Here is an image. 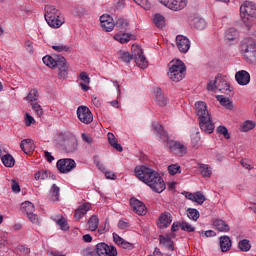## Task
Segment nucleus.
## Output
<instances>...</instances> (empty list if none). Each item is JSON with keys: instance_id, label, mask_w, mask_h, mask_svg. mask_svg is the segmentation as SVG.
<instances>
[{"instance_id": "a878e982", "label": "nucleus", "mask_w": 256, "mask_h": 256, "mask_svg": "<svg viewBox=\"0 0 256 256\" xmlns=\"http://www.w3.org/2000/svg\"><path fill=\"white\" fill-rule=\"evenodd\" d=\"M107 137L111 147H113V149H116V151H119V153H121V151H123V146L117 143V138H115V135L109 132Z\"/></svg>"}, {"instance_id": "9d476101", "label": "nucleus", "mask_w": 256, "mask_h": 256, "mask_svg": "<svg viewBox=\"0 0 256 256\" xmlns=\"http://www.w3.org/2000/svg\"><path fill=\"white\" fill-rule=\"evenodd\" d=\"M77 117L81 123L89 125L93 123V113L87 106H79L77 109Z\"/></svg>"}, {"instance_id": "2f4dec72", "label": "nucleus", "mask_w": 256, "mask_h": 256, "mask_svg": "<svg viewBox=\"0 0 256 256\" xmlns=\"http://www.w3.org/2000/svg\"><path fill=\"white\" fill-rule=\"evenodd\" d=\"M60 192H61V188H59L57 184H53L49 191L51 196V201H59Z\"/></svg>"}, {"instance_id": "5fc2aeb1", "label": "nucleus", "mask_w": 256, "mask_h": 256, "mask_svg": "<svg viewBox=\"0 0 256 256\" xmlns=\"http://www.w3.org/2000/svg\"><path fill=\"white\" fill-rule=\"evenodd\" d=\"M32 109L38 117L43 116V108H41V105H39V103L37 102L32 103Z\"/></svg>"}, {"instance_id": "20e7f679", "label": "nucleus", "mask_w": 256, "mask_h": 256, "mask_svg": "<svg viewBox=\"0 0 256 256\" xmlns=\"http://www.w3.org/2000/svg\"><path fill=\"white\" fill-rule=\"evenodd\" d=\"M44 65L50 67V69H58V76L61 79H66L67 75H69V66H67V60L65 57L58 55L54 58L52 56L46 55L42 58Z\"/></svg>"}, {"instance_id": "79ce46f5", "label": "nucleus", "mask_w": 256, "mask_h": 256, "mask_svg": "<svg viewBox=\"0 0 256 256\" xmlns=\"http://www.w3.org/2000/svg\"><path fill=\"white\" fill-rule=\"evenodd\" d=\"M238 247L240 251L247 253V251H251V243L247 239H243L238 243Z\"/></svg>"}, {"instance_id": "8fccbe9b", "label": "nucleus", "mask_w": 256, "mask_h": 256, "mask_svg": "<svg viewBox=\"0 0 256 256\" xmlns=\"http://www.w3.org/2000/svg\"><path fill=\"white\" fill-rule=\"evenodd\" d=\"M137 5H140L145 11L151 9V2L149 0H134Z\"/></svg>"}, {"instance_id": "0e129e2a", "label": "nucleus", "mask_w": 256, "mask_h": 256, "mask_svg": "<svg viewBox=\"0 0 256 256\" xmlns=\"http://www.w3.org/2000/svg\"><path fill=\"white\" fill-rule=\"evenodd\" d=\"M129 227H131V224H129V222L125 221V220H119L118 222V229H129Z\"/></svg>"}, {"instance_id": "bb28decb", "label": "nucleus", "mask_w": 256, "mask_h": 256, "mask_svg": "<svg viewBox=\"0 0 256 256\" xmlns=\"http://www.w3.org/2000/svg\"><path fill=\"white\" fill-rule=\"evenodd\" d=\"M154 129L161 141H169V134L163 129L161 124H156Z\"/></svg>"}, {"instance_id": "e433bc0d", "label": "nucleus", "mask_w": 256, "mask_h": 256, "mask_svg": "<svg viewBox=\"0 0 256 256\" xmlns=\"http://www.w3.org/2000/svg\"><path fill=\"white\" fill-rule=\"evenodd\" d=\"M153 23L158 29H163L165 27V17L161 14H155L153 18Z\"/></svg>"}, {"instance_id": "c85d7f7f", "label": "nucleus", "mask_w": 256, "mask_h": 256, "mask_svg": "<svg viewBox=\"0 0 256 256\" xmlns=\"http://www.w3.org/2000/svg\"><path fill=\"white\" fill-rule=\"evenodd\" d=\"M87 225L89 231H97L99 227V217L97 215H92L89 218Z\"/></svg>"}, {"instance_id": "603ef678", "label": "nucleus", "mask_w": 256, "mask_h": 256, "mask_svg": "<svg viewBox=\"0 0 256 256\" xmlns=\"http://www.w3.org/2000/svg\"><path fill=\"white\" fill-rule=\"evenodd\" d=\"M206 201L205 195L201 192L194 193V202L198 203V205H203V202Z\"/></svg>"}, {"instance_id": "2eb2a0df", "label": "nucleus", "mask_w": 256, "mask_h": 256, "mask_svg": "<svg viewBox=\"0 0 256 256\" xmlns=\"http://www.w3.org/2000/svg\"><path fill=\"white\" fill-rule=\"evenodd\" d=\"M61 146L66 153H75L77 151V139L73 136L65 137Z\"/></svg>"}, {"instance_id": "bf43d9fd", "label": "nucleus", "mask_w": 256, "mask_h": 256, "mask_svg": "<svg viewBox=\"0 0 256 256\" xmlns=\"http://www.w3.org/2000/svg\"><path fill=\"white\" fill-rule=\"evenodd\" d=\"M107 256H117V248L112 245H108V248H106V254Z\"/></svg>"}, {"instance_id": "4c0bfd02", "label": "nucleus", "mask_w": 256, "mask_h": 256, "mask_svg": "<svg viewBox=\"0 0 256 256\" xmlns=\"http://www.w3.org/2000/svg\"><path fill=\"white\" fill-rule=\"evenodd\" d=\"M193 25L198 31H203V29L207 27V22H205V19L203 18H194Z\"/></svg>"}, {"instance_id": "72a5a7b5", "label": "nucleus", "mask_w": 256, "mask_h": 256, "mask_svg": "<svg viewBox=\"0 0 256 256\" xmlns=\"http://www.w3.org/2000/svg\"><path fill=\"white\" fill-rule=\"evenodd\" d=\"M1 161L5 167L15 166V158H13L11 154H5L4 156H1Z\"/></svg>"}, {"instance_id": "e2e57ef3", "label": "nucleus", "mask_w": 256, "mask_h": 256, "mask_svg": "<svg viewBox=\"0 0 256 256\" xmlns=\"http://www.w3.org/2000/svg\"><path fill=\"white\" fill-rule=\"evenodd\" d=\"M27 217L29 221H31V223H33L34 225H39V216H37V214L32 213L29 214Z\"/></svg>"}, {"instance_id": "f257e3e1", "label": "nucleus", "mask_w": 256, "mask_h": 256, "mask_svg": "<svg viewBox=\"0 0 256 256\" xmlns=\"http://www.w3.org/2000/svg\"><path fill=\"white\" fill-rule=\"evenodd\" d=\"M134 173L136 177L148 185L155 193H163L165 191V181L159 173L147 166H136Z\"/></svg>"}, {"instance_id": "c03bdc74", "label": "nucleus", "mask_w": 256, "mask_h": 256, "mask_svg": "<svg viewBox=\"0 0 256 256\" xmlns=\"http://www.w3.org/2000/svg\"><path fill=\"white\" fill-rule=\"evenodd\" d=\"M199 171L203 177H211V167L207 164H199Z\"/></svg>"}, {"instance_id": "6e6552de", "label": "nucleus", "mask_w": 256, "mask_h": 256, "mask_svg": "<svg viewBox=\"0 0 256 256\" xmlns=\"http://www.w3.org/2000/svg\"><path fill=\"white\" fill-rule=\"evenodd\" d=\"M171 11H183L187 7L188 0H158Z\"/></svg>"}, {"instance_id": "09e8293b", "label": "nucleus", "mask_w": 256, "mask_h": 256, "mask_svg": "<svg viewBox=\"0 0 256 256\" xmlns=\"http://www.w3.org/2000/svg\"><path fill=\"white\" fill-rule=\"evenodd\" d=\"M52 49H54V51H57V53H63V51L68 53V51H71V48L69 46L63 44H55L52 46Z\"/></svg>"}, {"instance_id": "de8ad7c7", "label": "nucleus", "mask_w": 256, "mask_h": 256, "mask_svg": "<svg viewBox=\"0 0 256 256\" xmlns=\"http://www.w3.org/2000/svg\"><path fill=\"white\" fill-rule=\"evenodd\" d=\"M169 175L181 174V166L179 164H171L168 166Z\"/></svg>"}, {"instance_id": "a18cd8bd", "label": "nucleus", "mask_w": 256, "mask_h": 256, "mask_svg": "<svg viewBox=\"0 0 256 256\" xmlns=\"http://www.w3.org/2000/svg\"><path fill=\"white\" fill-rule=\"evenodd\" d=\"M116 27L120 29V31H127V29H129V22L123 18H119L116 21Z\"/></svg>"}, {"instance_id": "69168bd1", "label": "nucleus", "mask_w": 256, "mask_h": 256, "mask_svg": "<svg viewBox=\"0 0 256 256\" xmlns=\"http://www.w3.org/2000/svg\"><path fill=\"white\" fill-rule=\"evenodd\" d=\"M82 141L91 145V143H93V138L89 136V134L82 133Z\"/></svg>"}, {"instance_id": "f8f14e48", "label": "nucleus", "mask_w": 256, "mask_h": 256, "mask_svg": "<svg viewBox=\"0 0 256 256\" xmlns=\"http://www.w3.org/2000/svg\"><path fill=\"white\" fill-rule=\"evenodd\" d=\"M100 25L107 33H111L115 29V21H113V17L109 14L100 16Z\"/></svg>"}, {"instance_id": "13d9d810", "label": "nucleus", "mask_w": 256, "mask_h": 256, "mask_svg": "<svg viewBox=\"0 0 256 256\" xmlns=\"http://www.w3.org/2000/svg\"><path fill=\"white\" fill-rule=\"evenodd\" d=\"M113 241L116 245H118V247H121L123 245V243L125 242V239L121 238V236H119V234L117 233H113Z\"/></svg>"}, {"instance_id": "aec40b11", "label": "nucleus", "mask_w": 256, "mask_h": 256, "mask_svg": "<svg viewBox=\"0 0 256 256\" xmlns=\"http://www.w3.org/2000/svg\"><path fill=\"white\" fill-rule=\"evenodd\" d=\"M214 229L217 231H220L221 233H229L231 231V227H229V224L221 219H215L213 221Z\"/></svg>"}, {"instance_id": "4468645a", "label": "nucleus", "mask_w": 256, "mask_h": 256, "mask_svg": "<svg viewBox=\"0 0 256 256\" xmlns=\"http://www.w3.org/2000/svg\"><path fill=\"white\" fill-rule=\"evenodd\" d=\"M176 45L180 53H187L191 49V41L183 35L176 37Z\"/></svg>"}, {"instance_id": "b1692460", "label": "nucleus", "mask_w": 256, "mask_h": 256, "mask_svg": "<svg viewBox=\"0 0 256 256\" xmlns=\"http://www.w3.org/2000/svg\"><path fill=\"white\" fill-rule=\"evenodd\" d=\"M220 249L222 253H227L231 250V238L229 236L220 237Z\"/></svg>"}, {"instance_id": "864d4df0", "label": "nucleus", "mask_w": 256, "mask_h": 256, "mask_svg": "<svg viewBox=\"0 0 256 256\" xmlns=\"http://www.w3.org/2000/svg\"><path fill=\"white\" fill-rule=\"evenodd\" d=\"M251 129H255V123L253 121H246L242 125V131L247 133V131H251Z\"/></svg>"}, {"instance_id": "f3484780", "label": "nucleus", "mask_w": 256, "mask_h": 256, "mask_svg": "<svg viewBox=\"0 0 256 256\" xmlns=\"http://www.w3.org/2000/svg\"><path fill=\"white\" fill-rule=\"evenodd\" d=\"M45 19H46V23H51L53 24V19H55V17H59V15H61V11H59L57 8H55V6H46L45 7Z\"/></svg>"}, {"instance_id": "c9c22d12", "label": "nucleus", "mask_w": 256, "mask_h": 256, "mask_svg": "<svg viewBox=\"0 0 256 256\" xmlns=\"http://www.w3.org/2000/svg\"><path fill=\"white\" fill-rule=\"evenodd\" d=\"M217 99L223 107L226 109H233V102L231 100L223 95L217 96Z\"/></svg>"}, {"instance_id": "7c9ffc66", "label": "nucleus", "mask_w": 256, "mask_h": 256, "mask_svg": "<svg viewBox=\"0 0 256 256\" xmlns=\"http://www.w3.org/2000/svg\"><path fill=\"white\" fill-rule=\"evenodd\" d=\"M49 177H51V171L48 170H39L34 175L36 181H45V179H49Z\"/></svg>"}, {"instance_id": "5701e85b", "label": "nucleus", "mask_w": 256, "mask_h": 256, "mask_svg": "<svg viewBox=\"0 0 256 256\" xmlns=\"http://www.w3.org/2000/svg\"><path fill=\"white\" fill-rule=\"evenodd\" d=\"M155 103L158 104L159 107H165L167 105V97H165V94L163 93V90L161 88H157L155 92Z\"/></svg>"}, {"instance_id": "39448f33", "label": "nucleus", "mask_w": 256, "mask_h": 256, "mask_svg": "<svg viewBox=\"0 0 256 256\" xmlns=\"http://www.w3.org/2000/svg\"><path fill=\"white\" fill-rule=\"evenodd\" d=\"M187 71V68L185 67V64L181 60L171 61L169 63V71H168V77L171 79V81H174L175 83H179V81H183L185 79V72Z\"/></svg>"}, {"instance_id": "58836bf2", "label": "nucleus", "mask_w": 256, "mask_h": 256, "mask_svg": "<svg viewBox=\"0 0 256 256\" xmlns=\"http://www.w3.org/2000/svg\"><path fill=\"white\" fill-rule=\"evenodd\" d=\"M107 249H109V245L105 242H101L96 245V253L98 256L106 255Z\"/></svg>"}, {"instance_id": "ea45409f", "label": "nucleus", "mask_w": 256, "mask_h": 256, "mask_svg": "<svg viewBox=\"0 0 256 256\" xmlns=\"http://www.w3.org/2000/svg\"><path fill=\"white\" fill-rule=\"evenodd\" d=\"M161 245H165L169 251H173V241L169 237H165L163 235H160L159 237Z\"/></svg>"}, {"instance_id": "423d86ee", "label": "nucleus", "mask_w": 256, "mask_h": 256, "mask_svg": "<svg viewBox=\"0 0 256 256\" xmlns=\"http://www.w3.org/2000/svg\"><path fill=\"white\" fill-rule=\"evenodd\" d=\"M240 17L243 23H250V21L256 19V4L251 1H245L240 6Z\"/></svg>"}, {"instance_id": "473e14b6", "label": "nucleus", "mask_w": 256, "mask_h": 256, "mask_svg": "<svg viewBox=\"0 0 256 256\" xmlns=\"http://www.w3.org/2000/svg\"><path fill=\"white\" fill-rule=\"evenodd\" d=\"M238 38H239V32H237V29L235 28H230L225 33V39L227 41H235Z\"/></svg>"}, {"instance_id": "7ed1b4c3", "label": "nucleus", "mask_w": 256, "mask_h": 256, "mask_svg": "<svg viewBox=\"0 0 256 256\" xmlns=\"http://www.w3.org/2000/svg\"><path fill=\"white\" fill-rule=\"evenodd\" d=\"M195 109L201 131H203L204 133H208V135H211V133L215 131V124L211 120V115L207 110V104L202 101L196 102Z\"/></svg>"}, {"instance_id": "052dcab7", "label": "nucleus", "mask_w": 256, "mask_h": 256, "mask_svg": "<svg viewBox=\"0 0 256 256\" xmlns=\"http://www.w3.org/2000/svg\"><path fill=\"white\" fill-rule=\"evenodd\" d=\"M79 77L81 81H83V83H85L86 85H89L91 83V78H89L87 72H81Z\"/></svg>"}, {"instance_id": "37998d69", "label": "nucleus", "mask_w": 256, "mask_h": 256, "mask_svg": "<svg viewBox=\"0 0 256 256\" xmlns=\"http://www.w3.org/2000/svg\"><path fill=\"white\" fill-rule=\"evenodd\" d=\"M180 229L182 231H186V233H194L195 231V226L191 225L187 221H182L180 222Z\"/></svg>"}, {"instance_id": "c756f323", "label": "nucleus", "mask_w": 256, "mask_h": 256, "mask_svg": "<svg viewBox=\"0 0 256 256\" xmlns=\"http://www.w3.org/2000/svg\"><path fill=\"white\" fill-rule=\"evenodd\" d=\"M52 24L50 22H47L49 27H52V29H59L63 23H65V18L60 14L58 17L54 16V19H52Z\"/></svg>"}, {"instance_id": "9b49d317", "label": "nucleus", "mask_w": 256, "mask_h": 256, "mask_svg": "<svg viewBox=\"0 0 256 256\" xmlns=\"http://www.w3.org/2000/svg\"><path fill=\"white\" fill-rule=\"evenodd\" d=\"M56 165L60 173H69V171L75 169L77 163H75V160L73 159L66 158L58 160Z\"/></svg>"}, {"instance_id": "a19ab883", "label": "nucleus", "mask_w": 256, "mask_h": 256, "mask_svg": "<svg viewBox=\"0 0 256 256\" xmlns=\"http://www.w3.org/2000/svg\"><path fill=\"white\" fill-rule=\"evenodd\" d=\"M114 39L115 41H118L119 43H129V41H131V35L127 34V33H123V34H116L114 35Z\"/></svg>"}, {"instance_id": "412c9836", "label": "nucleus", "mask_w": 256, "mask_h": 256, "mask_svg": "<svg viewBox=\"0 0 256 256\" xmlns=\"http://www.w3.org/2000/svg\"><path fill=\"white\" fill-rule=\"evenodd\" d=\"M91 211V204L84 203L75 211L74 213V219L75 221H79L83 215H87V212Z\"/></svg>"}, {"instance_id": "393cba45", "label": "nucleus", "mask_w": 256, "mask_h": 256, "mask_svg": "<svg viewBox=\"0 0 256 256\" xmlns=\"http://www.w3.org/2000/svg\"><path fill=\"white\" fill-rule=\"evenodd\" d=\"M51 219L60 226L62 231H67V229H69V224H67V220L62 215L52 216Z\"/></svg>"}, {"instance_id": "f704fd0d", "label": "nucleus", "mask_w": 256, "mask_h": 256, "mask_svg": "<svg viewBox=\"0 0 256 256\" xmlns=\"http://www.w3.org/2000/svg\"><path fill=\"white\" fill-rule=\"evenodd\" d=\"M29 103H37L39 101V91L37 89H31L26 97Z\"/></svg>"}, {"instance_id": "f03ea898", "label": "nucleus", "mask_w": 256, "mask_h": 256, "mask_svg": "<svg viewBox=\"0 0 256 256\" xmlns=\"http://www.w3.org/2000/svg\"><path fill=\"white\" fill-rule=\"evenodd\" d=\"M131 51L132 55L127 51H118L117 57L119 61H122V63H131L134 59L136 65L140 67V69H147L149 62H147V58L143 55V49L138 45H132Z\"/></svg>"}, {"instance_id": "dca6fc26", "label": "nucleus", "mask_w": 256, "mask_h": 256, "mask_svg": "<svg viewBox=\"0 0 256 256\" xmlns=\"http://www.w3.org/2000/svg\"><path fill=\"white\" fill-rule=\"evenodd\" d=\"M130 205L136 215H147V207H145V204H143V202L135 198H131Z\"/></svg>"}, {"instance_id": "3c124183", "label": "nucleus", "mask_w": 256, "mask_h": 256, "mask_svg": "<svg viewBox=\"0 0 256 256\" xmlns=\"http://www.w3.org/2000/svg\"><path fill=\"white\" fill-rule=\"evenodd\" d=\"M191 145L194 147V149H199V145H201V137L199 136V132L192 136Z\"/></svg>"}, {"instance_id": "0eeeda50", "label": "nucleus", "mask_w": 256, "mask_h": 256, "mask_svg": "<svg viewBox=\"0 0 256 256\" xmlns=\"http://www.w3.org/2000/svg\"><path fill=\"white\" fill-rule=\"evenodd\" d=\"M231 86L227 83V80L223 79L221 76H216L214 81H210L207 84L208 91H220L221 93H230Z\"/></svg>"}, {"instance_id": "6e6d98bb", "label": "nucleus", "mask_w": 256, "mask_h": 256, "mask_svg": "<svg viewBox=\"0 0 256 256\" xmlns=\"http://www.w3.org/2000/svg\"><path fill=\"white\" fill-rule=\"evenodd\" d=\"M217 131L220 135H224L225 139H231V136L229 135V130H227V127L225 126H219L217 128Z\"/></svg>"}, {"instance_id": "4d7b16f0", "label": "nucleus", "mask_w": 256, "mask_h": 256, "mask_svg": "<svg viewBox=\"0 0 256 256\" xmlns=\"http://www.w3.org/2000/svg\"><path fill=\"white\" fill-rule=\"evenodd\" d=\"M82 256H99L95 250H92L91 248H84L81 251Z\"/></svg>"}, {"instance_id": "4be33fe9", "label": "nucleus", "mask_w": 256, "mask_h": 256, "mask_svg": "<svg viewBox=\"0 0 256 256\" xmlns=\"http://www.w3.org/2000/svg\"><path fill=\"white\" fill-rule=\"evenodd\" d=\"M20 147L26 155H29L35 151V144L32 139H24L21 141Z\"/></svg>"}, {"instance_id": "49530a36", "label": "nucleus", "mask_w": 256, "mask_h": 256, "mask_svg": "<svg viewBox=\"0 0 256 256\" xmlns=\"http://www.w3.org/2000/svg\"><path fill=\"white\" fill-rule=\"evenodd\" d=\"M187 217H189L192 221H197V219L200 217L199 211L195 208H188Z\"/></svg>"}, {"instance_id": "ddd939ff", "label": "nucleus", "mask_w": 256, "mask_h": 256, "mask_svg": "<svg viewBox=\"0 0 256 256\" xmlns=\"http://www.w3.org/2000/svg\"><path fill=\"white\" fill-rule=\"evenodd\" d=\"M168 147L172 153L178 155L179 157H183V155L187 153V147L177 141H168Z\"/></svg>"}, {"instance_id": "1a4fd4ad", "label": "nucleus", "mask_w": 256, "mask_h": 256, "mask_svg": "<svg viewBox=\"0 0 256 256\" xmlns=\"http://www.w3.org/2000/svg\"><path fill=\"white\" fill-rule=\"evenodd\" d=\"M171 11H183L187 7L188 0H158Z\"/></svg>"}, {"instance_id": "680f3d73", "label": "nucleus", "mask_w": 256, "mask_h": 256, "mask_svg": "<svg viewBox=\"0 0 256 256\" xmlns=\"http://www.w3.org/2000/svg\"><path fill=\"white\" fill-rule=\"evenodd\" d=\"M33 123H35V118H33V116H31L29 113H26V115H25L26 127H31V125H33Z\"/></svg>"}, {"instance_id": "a211bd4d", "label": "nucleus", "mask_w": 256, "mask_h": 256, "mask_svg": "<svg viewBox=\"0 0 256 256\" xmlns=\"http://www.w3.org/2000/svg\"><path fill=\"white\" fill-rule=\"evenodd\" d=\"M235 79L238 85L245 86V85H249V83L251 82V75L249 74V72L245 70H241L236 72Z\"/></svg>"}, {"instance_id": "774afa93", "label": "nucleus", "mask_w": 256, "mask_h": 256, "mask_svg": "<svg viewBox=\"0 0 256 256\" xmlns=\"http://www.w3.org/2000/svg\"><path fill=\"white\" fill-rule=\"evenodd\" d=\"M11 187L13 193H21V186H19V183L13 182Z\"/></svg>"}, {"instance_id": "338daca9", "label": "nucleus", "mask_w": 256, "mask_h": 256, "mask_svg": "<svg viewBox=\"0 0 256 256\" xmlns=\"http://www.w3.org/2000/svg\"><path fill=\"white\" fill-rule=\"evenodd\" d=\"M115 8L118 9V11H121V9H125V0H117L115 3Z\"/></svg>"}, {"instance_id": "6ab92c4d", "label": "nucleus", "mask_w": 256, "mask_h": 256, "mask_svg": "<svg viewBox=\"0 0 256 256\" xmlns=\"http://www.w3.org/2000/svg\"><path fill=\"white\" fill-rule=\"evenodd\" d=\"M159 221H160V223L158 224L159 228L167 229V227L170 226L171 223L173 222V216L169 212H164L160 215Z\"/></svg>"}, {"instance_id": "cd10ccee", "label": "nucleus", "mask_w": 256, "mask_h": 256, "mask_svg": "<svg viewBox=\"0 0 256 256\" xmlns=\"http://www.w3.org/2000/svg\"><path fill=\"white\" fill-rule=\"evenodd\" d=\"M21 211L26 213L27 216L35 213V205L33 203L26 201L21 204Z\"/></svg>"}]
</instances>
